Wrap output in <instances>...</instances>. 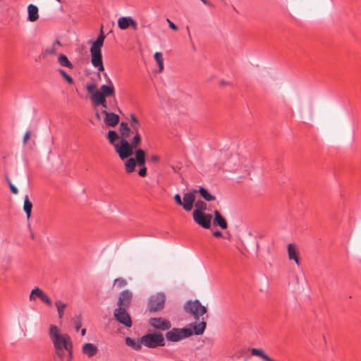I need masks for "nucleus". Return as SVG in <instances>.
I'll return each mask as SVG.
<instances>
[{
	"instance_id": "f257e3e1",
	"label": "nucleus",
	"mask_w": 361,
	"mask_h": 361,
	"mask_svg": "<svg viewBox=\"0 0 361 361\" xmlns=\"http://www.w3.org/2000/svg\"><path fill=\"white\" fill-rule=\"evenodd\" d=\"M49 336L56 355L61 360L70 361L72 358L73 344L69 335L61 334L57 326L51 325Z\"/></svg>"
},
{
	"instance_id": "f03ea898",
	"label": "nucleus",
	"mask_w": 361,
	"mask_h": 361,
	"mask_svg": "<svg viewBox=\"0 0 361 361\" xmlns=\"http://www.w3.org/2000/svg\"><path fill=\"white\" fill-rule=\"evenodd\" d=\"M190 327L187 328H173L166 334V338L171 342H178L184 338L190 337L193 332L195 335H202L206 328V322L203 320L190 324Z\"/></svg>"
},
{
	"instance_id": "7ed1b4c3",
	"label": "nucleus",
	"mask_w": 361,
	"mask_h": 361,
	"mask_svg": "<svg viewBox=\"0 0 361 361\" xmlns=\"http://www.w3.org/2000/svg\"><path fill=\"white\" fill-rule=\"evenodd\" d=\"M105 37L106 36L103 32V25H102L100 33L97 39L92 43V46L90 49L91 54V63L94 67L97 68L99 71H103L104 70L102 63L101 49L103 46Z\"/></svg>"
},
{
	"instance_id": "20e7f679",
	"label": "nucleus",
	"mask_w": 361,
	"mask_h": 361,
	"mask_svg": "<svg viewBox=\"0 0 361 361\" xmlns=\"http://www.w3.org/2000/svg\"><path fill=\"white\" fill-rule=\"evenodd\" d=\"M107 137L111 145L114 147L116 152L118 154L121 159L124 160L132 155L131 147L130 142L121 137L120 144L116 143V140L119 138L118 133L114 130H109Z\"/></svg>"
},
{
	"instance_id": "39448f33",
	"label": "nucleus",
	"mask_w": 361,
	"mask_h": 361,
	"mask_svg": "<svg viewBox=\"0 0 361 361\" xmlns=\"http://www.w3.org/2000/svg\"><path fill=\"white\" fill-rule=\"evenodd\" d=\"M184 310L199 320L207 312V308L198 300H188L184 305Z\"/></svg>"
},
{
	"instance_id": "423d86ee",
	"label": "nucleus",
	"mask_w": 361,
	"mask_h": 361,
	"mask_svg": "<svg viewBox=\"0 0 361 361\" xmlns=\"http://www.w3.org/2000/svg\"><path fill=\"white\" fill-rule=\"evenodd\" d=\"M104 75L107 78V85H102L99 90H96L92 95L90 96V99H106L109 97H113L115 94V89L112 81L107 76L106 73Z\"/></svg>"
},
{
	"instance_id": "0eeeda50",
	"label": "nucleus",
	"mask_w": 361,
	"mask_h": 361,
	"mask_svg": "<svg viewBox=\"0 0 361 361\" xmlns=\"http://www.w3.org/2000/svg\"><path fill=\"white\" fill-rule=\"evenodd\" d=\"M142 345L148 348H156L157 346H164V338L161 334L153 333L147 334L142 336Z\"/></svg>"
},
{
	"instance_id": "6e6552de",
	"label": "nucleus",
	"mask_w": 361,
	"mask_h": 361,
	"mask_svg": "<svg viewBox=\"0 0 361 361\" xmlns=\"http://www.w3.org/2000/svg\"><path fill=\"white\" fill-rule=\"evenodd\" d=\"M166 295L163 293H157L152 295L149 300V308L152 312L161 310L165 303Z\"/></svg>"
},
{
	"instance_id": "1a4fd4ad",
	"label": "nucleus",
	"mask_w": 361,
	"mask_h": 361,
	"mask_svg": "<svg viewBox=\"0 0 361 361\" xmlns=\"http://www.w3.org/2000/svg\"><path fill=\"white\" fill-rule=\"evenodd\" d=\"M114 316L118 322L126 327L132 326V321L126 308L118 307L114 310Z\"/></svg>"
},
{
	"instance_id": "9d476101",
	"label": "nucleus",
	"mask_w": 361,
	"mask_h": 361,
	"mask_svg": "<svg viewBox=\"0 0 361 361\" xmlns=\"http://www.w3.org/2000/svg\"><path fill=\"white\" fill-rule=\"evenodd\" d=\"M192 217L194 221L200 226L204 228H209L211 226V221L212 216L211 214L200 212L199 211H193Z\"/></svg>"
},
{
	"instance_id": "9b49d317",
	"label": "nucleus",
	"mask_w": 361,
	"mask_h": 361,
	"mask_svg": "<svg viewBox=\"0 0 361 361\" xmlns=\"http://www.w3.org/2000/svg\"><path fill=\"white\" fill-rule=\"evenodd\" d=\"M149 324L153 328L161 331L169 330L171 327V322L162 317L151 318L149 320Z\"/></svg>"
},
{
	"instance_id": "f8f14e48",
	"label": "nucleus",
	"mask_w": 361,
	"mask_h": 361,
	"mask_svg": "<svg viewBox=\"0 0 361 361\" xmlns=\"http://www.w3.org/2000/svg\"><path fill=\"white\" fill-rule=\"evenodd\" d=\"M197 192V190L194 189L188 192H185L183 194V201L182 207L185 211L190 212L192 210L193 204L195 203V194Z\"/></svg>"
},
{
	"instance_id": "ddd939ff",
	"label": "nucleus",
	"mask_w": 361,
	"mask_h": 361,
	"mask_svg": "<svg viewBox=\"0 0 361 361\" xmlns=\"http://www.w3.org/2000/svg\"><path fill=\"white\" fill-rule=\"evenodd\" d=\"M133 298V293L128 290L122 291L118 297L117 305L119 307H128L130 305L131 299Z\"/></svg>"
},
{
	"instance_id": "4468645a",
	"label": "nucleus",
	"mask_w": 361,
	"mask_h": 361,
	"mask_svg": "<svg viewBox=\"0 0 361 361\" xmlns=\"http://www.w3.org/2000/svg\"><path fill=\"white\" fill-rule=\"evenodd\" d=\"M118 26L121 30H126L129 27H132L135 30L137 28V23L130 16L119 18L118 19Z\"/></svg>"
},
{
	"instance_id": "2eb2a0df",
	"label": "nucleus",
	"mask_w": 361,
	"mask_h": 361,
	"mask_svg": "<svg viewBox=\"0 0 361 361\" xmlns=\"http://www.w3.org/2000/svg\"><path fill=\"white\" fill-rule=\"evenodd\" d=\"M102 114H103L105 116L104 121L106 126L109 127H114L118 123V115L113 112H109L106 110H103L102 111Z\"/></svg>"
},
{
	"instance_id": "dca6fc26",
	"label": "nucleus",
	"mask_w": 361,
	"mask_h": 361,
	"mask_svg": "<svg viewBox=\"0 0 361 361\" xmlns=\"http://www.w3.org/2000/svg\"><path fill=\"white\" fill-rule=\"evenodd\" d=\"M288 257L290 260H293L299 266L300 262L298 258V250L295 244L289 243L287 245Z\"/></svg>"
},
{
	"instance_id": "f3484780",
	"label": "nucleus",
	"mask_w": 361,
	"mask_h": 361,
	"mask_svg": "<svg viewBox=\"0 0 361 361\" xmlns=\"http://www.w3.org/2000/svg\"><path fill=\"white\" fill-rule=\"evenodd\" d=\"M27 20L35 22L39 18V9L36 5L29 4L27 6Z\"/></svg>"
},
{
	"instance_id": "a211bd4d",
	"label": "nucleus",
	"mask_w": 361,
	"mask_h": 361,
	"mask_svg": "<svg viewBox=\"0 0 361 361\" xmlns=\"http://www.w3.org/2000/svg\"><path fill=\"white\" fill-rule=\"evenodd\" d=\"M82 352L89 357H92L97 353L98 348L91 343H87L82 345Z\"/></svg>"
},
{
	"instance_id": "6ab92c4d",
	"label": "nucleus",
	"mask_w": 361,
	"mask_h": 361,
	"mask_svg": "<svg viewBox=\"0 0 361 361\" xmlns=\"http://www.w3.org/2000/svg\"><path fill=\"white\" fill-rule=\"evenodd\" d=\"M214 224L218 225L222 229H226L228 227L226 219L218 210L214 211Z\"/></svg>"
},
{
	"instance_id": "aec40b11",
	"label": "nucleus",
	"mask_w": 361,
	"mask_h": 361,
	"mask_svg": "<svg viewBox=\"0 0 361 361\" xmlns=\"http://www.w3.org/2000/svg\"><path fill=\"white\" fill-rule=\"evenodd\" d=\"M125 343L126 345L135 350H141L142 345V338L140 339H133L130 337H126Z\"/></svg>"
},
{
	"instance_id": "412c9836",
	"label": "nucleus",
	"mask_w": 361,
	"mask_h": 361,
	"mask_svg": "<svg viewBox=\"0 0 361 361\" xmlns=\"http://www.w3.org/2000/svg\"><path fill=\"white\" fill-rule=\"evenodd\" d=\"M119 130L121 133V137L122 139L127 140L132 133L130 127H129L128 125L125 122H122L120 124Z\"/></svg>"
},
{
	"instance_id": "4be33fe9",
	"label": "nucleus",
	"mask_w": 361,
	"mask_h": 361,
	"mask_svg": "<svg viewBox=\"0 0 361 361\" xmlns=\"http://www.w3.org/2000/svg\"><path fill=\"white\" fill-rule=\"evenodd\" d=\"M54 304L58 312L59 318L61 319L63 317L65 309L67 307L68 305L61 300H56Z\"/></svg>"
},
{
	"instance_id": "5701e85b",
	"label": "nucleus",
	"mask_w": 361,
	"mask_h": 361,
	"mask_svg": "<svg viewBox=\"0 0 361 361\" xmlns=\"http://www.w3.org/2000/svg\"><path fill=\"white\" fill-rule=\"evenodd\" d=\"M135 161L140 166H143L145 164V152L141 149H138L135 152Z\"/></svg>"
},
{
	"instance_id": "b1692460",
	"label": "nucleus",
	"mask_w": 361,
	"mask_h": 361,
	"mask_svg": "<svg viewBox=\"0 0 361 361\" xmlns=\"http://www.w3.org/2000/svg\"><path fill=\"white\" fill-rule=\"evenodd\" d=\"M133 134H134V137H133V140L130 143V146L131 147L132 150V154H133V149L136 148L141 142V136L139 133V131H137V129H135V133H133Z\"/></svg>"
},
{
	"instance_id": "393cba45",
	"label": "nucleus",
	"mask_w": 361,
	"mask_h": 361,
	"mask_svg": "<svg viewBox=\"0 0 361 361\" xmlns=\"http://www.w3.org/2000/svg\"><path fill=\"white\" fill-rule=\"evenodd\" d=\"M32 204L29 200L28 196L26 195L24 199L23 209L26 214L27 219H29L31 216Z\"/></svg>"
},
{
	"instance_id": "a878e982",
	"label": "nucleus",
	"mask_w": 361,
	"mask_h": 361,
	"mask_svg": "<svg viewBox=\"0 0 361 361\" xmlns=\"http://www.w3.org/2000/svg\"><path fill=\"white\" fill-rule=\"evenodd\" d=\"M58 63L61 66L64 67H67L69 68H73V65L71 63V61L68 60L66 56L64 54H59L58 57Z\"/></svg>"
},
{
	"instance_id": "bb28decb",
	"label": "nucleus",
	"mask_w": 361,
	"mask_h": 361,
	"mask_svg": "<svg viewBox=\"0 0 361 361\" xmlns=\"http://www.w3.org/2000/svg\"><path fill=\"white\" fill-rule=\"evenodd\" d=\"M201 195V196L208 202L214 201L216 200V197L210 194L207 190L204 188H200L199 190H197Z\"/></svg>"
},
{
	"instance_id": "cd10ccee",
	"label": "nucleus",
	"mask_w": 361,
	"mask_h": 361,
	"mask_svg": "<svg viewBox=\"0 0 361 361\" xmlns=\"http://www.w3.org/2000/svg\"><path fill=\"white\" fill-rule=\"evenodd\" d=\"M37 298H39L43 302H44L48 306H51L52 305L51 299L42 289L37 290Z\"/></svg>"
},
{
	"instance_id": "c85d7f7f",
	"label": "nucleus",
	"mask_w": 361,
	"mask_h": 361,
	"mask_svg": "<svg viewBox=\"0 0 361 361\" xmlns=\"http://www.w3.org/2000/svg\"><path fill=\"white\" fill-rule=\"evenodd\" d=\"M61 43L59 41H55L51 47H49L45 49L44 54L45 55H55L58 52L57 46H60Z\"/></svg>"
},
{
	"instance_id": "c756f323",
	"label": "nucleus",
	"mask_w": 361,
	"mask_h": 361,
	"mask_svg": "<svg viewBox=\"0 0 361 361\" xmlns=\"http://www.w3.org/2000/svg\"><path fill=\"white\" fill-rule=\"evenodd\" d=\"M154 57L159 66V72H162L164 71V60L162 54L161 52L157 51L154 53Z\"/></svg>"
},
{
	"instance_id": "7c9ffc66",
	"label": "nucleus",
	"mask_w": 361,
	"mask_h": 361,
	"mask_svg": "<svg viewBox=\"0 0 361 361\" xmlns=\"http://www.w3.org/2000/svg\"><path fill=\"white\" fill-rule=\"evenodd\" d=\"M91 102L94 107L101 105L104 110H106L107 102L106 99H90Z\"/></svg>"
},
{
	"instance_id": "2f4dec72",
	"label": "nucleus",
	"mask_w": 361,
	"mask_h": 361,
	"mask_svg": "<svg viewBox=\"0 0 361 361\" xmlns=\"http://www.w3.org/2000/svg\"><path fill=\"white\" fill-rule=\"evenodd\" d=\"M135 166H136V161H135V159H133V158H130L125 163V166H126V171L128 173H131L132 171H133L135 170Z\"/></svg>"
},
{
	"instance_id": "473e14b6",
	"label": "nucleus",
	"mask_w": 361,
	"mask_h": 361,
	"mask_svg": "<svg viewBox=\"0 0 361 361\" xmlns=\"http://www.w3.org/2000/svg\"><path fill=\"white\" fill-rule=\"evenodd\" d=\"M130 119L132 121V123L130 124V128L132 130V133H135V129H137V130L138 131V129L140 126L138 119L133 114L130 115Z\"/></svg>"
},
{
	"instance_id": "72a5a7b5",
	"label": "nucleus",
	"mask_w": 361,
	"mask_h": 361,
	"mask_svg": "<svg viewBox=\"0 0 361 361\" xmlns=\"http://www.w3.org/2000/svg\"><path fill=\"white\" fill-rule=\"evenodd\" d=\"M195 209L194 211H199L204 212L207 209V204L202 200H197L195 202Z\"/></svg>"
},
{
	"instance_id": "f704fd0d",
	"label": "nucleus",
	"mask_w": 361,
	"mask_h": 361,
	"mask_svg": "<svg viewBox=\"0 0 361 361\" xmlns=\"http://www.w3.org/2000/svg\"><path fill=\"white\" fill-rule=\"evenodd\" d=\"M127 284L126 281L123 278H118L114 280V286L118 288L124 287Z\"/></svg>"
},
{
	"instance_id": "c9c22d12",
	"label": "nucleus",
	"mask_w": 361,
	"mask_h": 361,
	"mask_svg": "<svg viewBox=\"0 0 361 361\" xmlns=\"http://www.w3.org/2000/svg\"><path fill=\"white\" fill-rule=\"evenodd\" d=\"M59 73L63 76V78L69 83V84H73V78L68 75L66 72L65 71L62 70V69H60L59 71Z\"/></svg>"
},
{
	"instance_id": "e433bc0d",
	"label": "nucleus",
	"mask_w": 361,
	"mask_h": 361,
	"mask_svg": "<svg viewBox=\"0 0 361 361\" xmlns=\"http://www.w3.org/2000/svg\"><path fill=\"white\" fill-rule=\"evenodd\" d=\"M40 288L38 287H36L33 288L30 294L29 299L30 301H34L36 299V297H37V290H39Z\"/></svg>"
},
{
	"instance_id": "4c0bfd02",
	"label": "nucleus",
	"mask_w": 361,
	"mask_h": 361,
	"mask_svg": "<svg viewBox=\"0 0 361 361\" xmlns=\"http://www.w3.org/2000/svg\"><path fill=\"white\" fill-rule=\"evenodd\" d=\"M6 180H7L8 184L9 185L11 192L14 195H17L18 193V188L11 183V181L10 180V179L8 178H6Z\"/></svg>"
},
{
	"instance_id": "58836bf2",
	"label": "nucleus",
	"mask_w": 361,
	"mask_h": 361,
	"mask_svg": "<svg viewBox=\"0 0 361 361\" xmlns=\"http://www.w3.org/2000/svg\"><path fill=\"white\" fill-rule=\"evenodd\" d=\"M86 88L88 93H90L91 95H92V94L94 93L96 90H97V85L95 84L88 85Z\"/></svg>"
},
{
	"instance_id": "ea45409f",
	"label": "nucleus",
	"mask_w": 361,
	"mask_h": 361,
	"mask_svg": "<svg viewBox=\"0 0 361 361\" xmlns=\"http://www.w3.org/2000/svg\"><path fill=\"white\" fill-rule=\"evenodd\" d=\"M313 114H314V109H313V106L312 104H310L308 107V110H307V116H308V118L309 120H312V118H313Z\"/></svg>"
},
{
	"instance_id": "a19ab883",
	"label": "nucleus",
	"mask_w": 361,
	"mask_h": 361,
	"mask_svg": "<svg viewBox=\"0 0 361 361\" xmlns=\"http://www.w3.org/2000/svg\"><path fill=\"white\" fill-rule=\"evenodd\" d=\"M174 200H175L176 202L178 205H180V206H182V205H183V201H182V200H181V197H180V195H178V194H176V195H174Z\"/></svg>"
},
{
	"instance_id": "79ce46f5",
	"label": "nucleus",
	"mask_w": 361,
	"mask_h": 361,
	"mask_svg": "<svg viewBox=\"0 0 361 361\" xmlns=\"http://www.w3.org/2000/svg\"><path fill=\"white\" fill-rule=\"evenodd\" d=\"M166 21L169 23V26L171 29L175 31L178 30V27L172 21H171L169 18L166 19Z\"/></svg>"
},
{
	"instance_id": "37998d69",
	"label": "nucleus",
	"mask_w": 361,
	"mask_h": 361,
	"mask_svg": "<svg viewBox=\"0 0 361 361\" xmlns=\"http://www.w3.org/2000/svg\"><path fill=\"white\" fill-rule=\"evenodd\" d=\"M30 133L29 131L26 132L23 136V144H26L28 139L30 138Z\"/></svg>"
},
{
	"instance_id": "c03bdc74",
	"label": "nucleus",
	"mask_w": 361,
	"mask_h": 361,
	"mask_svg": "<svg viewBox=\"0 0 361 361\" xmlns=\"http://www.w3.org/2000/svg\"><path fill=\"white\" fill-rule=\"evenodd\" d=\"M147 174V169L145 167H143L142 168L140 171H139V175L142 177H144Z\"/></svg>"
},
{
	"instance_id": "a18cd8bd",
	"label": "nucleus",
	"mask_w": 361,
	"mask_h": 361,
	"mask_svg": "<svg viewBox=\"0 0 361 361\" xmlns=\"http://www.w3.org/2000/svg\"><path fill=\"white\" fill-rule=\"evenodd\" d=\"M159 160V157L156 154H153L150 157V161L152 162H157Z\"/></svg>"
},
{
	"instance_id": "49530a36",
	"label": "nucleus",
	"mask_w": 361,
	"mask_h": 361,
	"mask_svg": "<svg viewBox=\"0 0 361 361\" xmlns=\"http://www.w3.org/2000/svg\"><path fill=\"white\" fill-rule=\"evenodd\" d=\"M221 235H222V233H221V231H215V232L214 233V235L215 237H221Z\"/></svg>"
},
{
	"instance_id": "de8ad7c7",
	"label": "nucleus",
	"mask_w": 361,
	"mask_h": 361,
	"mask_svg": "<svg viewBox=\"0 0 361 361\" xmlns=\"http://www.w3.org/2000/svg\"><path fill=\"white\" fill-rule=\"evenodd\" d=\"M95 116L97 118V120H101V114L99 112L95 113Z\"/></svg>"
},
{
	"instance_id": "09e8293b",
	"label": "nucleus",
	"mask_w": 361,
	"mask_h": 361,
	"mask_svg": "<svg viewBox=\"0 0 361 361\" xmlns=\"http://www.w3.org/2000/svg\"><path fill=\"white\" fill-rule=\"evenodd\" d=\"M220 83H221V85H228V82H226L224 80H221Z\"/></svg>"
},
{
	"instance_id": "8fccbe9b",
	"label": "nucleus",
	"mask_w": 361,
	"mask_h": 361,
	"mask_svg": "<svg viewBox=\"0 0 361 361\" xmlns=\"http://www.w3.org/2000/svg\"><path fill=\"white\" fill-rule=\"evenodd\" d=\"M81 326V324L80 322H78L75 324V328H76V330H78Z\"/></svg>"
},
{
	"instance_id": "3c124183",
	"label": "nucleus",
	"mask_w": 361,
	"mask_h": 361,
	"mask_svg": "<svg viewBox=\"0 0 361 361\" xmlns=\"http://www.w3.org/2000/svg\"><path fill=\"white\" fill-rule=\"evenodd\" d=\"M85 333H86V329H82L81 330V334L82 336H85Z\"/></svg>"
},
{
	"instance_id": "603ef678",
	"label": "nucleus",
	"mask_w": 361,
	"mask_h": 361,
	"mask_svg": "<svg viewBox=\"0 0 361 361\" xmlns=\"http://www.w3.org/2000/svg\"><path fill=\"white\" fill-rule=\"evenodd\" d=\"M202 1L203 4H206V5H209V1L207 0H201Z\"/></svg>"
},
{
	"instance_id": "864d4df0",
	"label": "nucleus",
	"mask_w": 361,
	"mask_h": 361,
	"mask_svg": "<svg viewBox=\"0 0 361 361\" xmlns=\"http://www.w3.org/2000/svg\"><path fill=\"white\" fill-rule=\"evenodd\" d=\"M192 49H193L194 51H195V50H196V47H195V46L194 45V44H193V43H192Z\"/></svg>"
},
{
	"instance_id": "5fc2aeb1",
	"label": "nucleus",
	"mask_w": 361,
	"mask_h": 361,
	"mask_svg": "<svg viewBox=\"0 0 361 361\" xmlns=\"http://www.w3.org/2000/svg\"><path fill=\"white\" fill-rule=\"evenodd\" d=\"M30 237H31V238H34V234H33V233H31V234H30Z\"/></svg>"
}]
</instances>
